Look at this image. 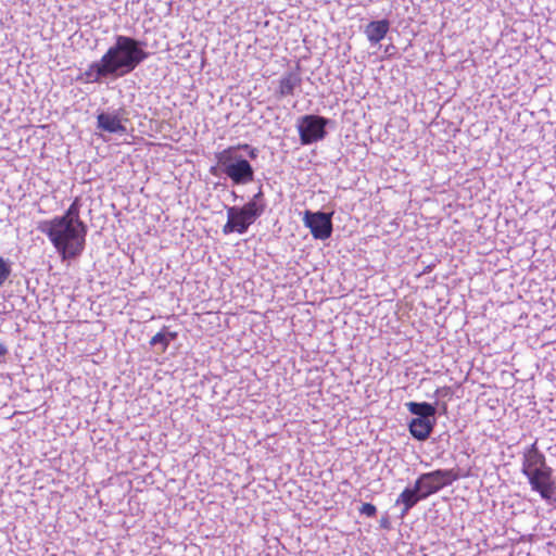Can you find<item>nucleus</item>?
Here are the masks:
<instances>
[{
    "instance_id": "obj_1",
    "label": "nucleus",
    "mask_w": 556,
    "mask_h": 556,
    "mask_svg": "<svg viewBox=\"0 0 556 556\" xmlns=\"http://www.w3.org/2000/svg\"><path fill=\"white\" fill-rule=\"evenodd\" d=\"M81 199L76 197L61 216L41 220L37 229L45 233L62 260L78 257L85 250L88 227L80 218Z\"/></svg>"
},
{
    "instance_id": "obj_2",
    "label": "nucleus",
    "mask_w": 556,
    "mask_h": 556,
    "mask_svg": "<svg viewBox=\"0 0 556 556\" xmlns=\"http://www.w3.org/2000/svg\"><path fill=\"white\" fill-rule=\"evenodd\" d=\"M148 55L136 39L117 36L115 43L98 62H92L84 73L78 75L77 80L94 84L108 77H122L132 72Z\"/></svg>"
},
{
    "instance_id": "obj_3",
    "label": "nucleus",
    "mask_w": 556,
    "mask_h": 556,
    "mask_svg": "<svg viewBox=\"0 0 556 556\" xmlns=\"http://www.w3.org/2000/svg\"><path fill=\"white\" fill-rule=\"evenodd\" d=\"M521 472L527 477L532 491L538 492L545 501L556 494V482L553 469L547 465L545 455L539 450L538 440L522 453Z\"/></svg>"
},
{
    "instance_id": "obj_4",
    "label": "nucleus",
    "mask_w": 556,
    "mask_h": 556,
    "mask_svg": "<svg viewBox=\"0 0 556 556\" xmlns=\"http://www.w3.org/2000/svg\"><path fill=\"white\" fill-rule=\"evenodd\" d=\"M266 204L263 200V192L260 190L253 198L241 207L230 206L227 208V222L223 226V233H244L249 227L264 213Z\"/></svg>"
},
{
    "instance_id": "obj_5",
    "label": "nucleus",
    "mask_w": 556,
    "mask_h": 556,
    "mask_svg": "<svg viewBox=\"0 0 556 556\" xmlns=\"http://www.w3.org/2000/svg\"><path fill=\"white\" fill-rule=\"evenodd\" d=\"M236 147H229L219 152L216 157L223 172L236 185H244L253 181L254 170L248 160L236 155Z\"/></svg>"
},
{
    "instance_id": "obj_6",
    "label": "nucleus",
    "mask_w": 556,
    "mask_h": 556,
    "mask_svg": "<svg viewBox=\"0 0 556 556\" xmlns=\"http://www.w3.org/2000/svg\"><path fill=\"white\" fill-rule=\"evenodd\" d=\"M469 471L460 472L459 469H437L430 472L421 473L415 481L424 498L439 492L443 488L451 485L460 478H467Z\"/></svg>"
},
{
    "instance_id": "obj_7",
    "label": "nucleus",
    "mask_w": 556,
    "mask_h": 556,
    "mask_svg": "<svg viewBox=\"0 0 556 556\" xmlns=\"http://www.w3.org/2000/svg\"><path fill=\"white\" fill-rule=\"evenodd\" d=\"M328 119L318 115H305L299 125L300 141L302 144H311L325 138V127Z\"/></svg>"
},
{
    "instance_id": "obj_8",
    "label": "nucleus",
    "mask_w": 556,
    "mask_h": 556,
    "mask_svg": "<svg viewBox=\"0 0 556 556\" xmlns=\"http://www.w3.org/2000/svg\"><path fill=\"white\" fill-rule=\"evenodd\" d=\"M303 222L315 239L326 240L330 238L332 233L331 214L305 211Z\"/></svg>"
},
{
    "instance_id": "obj_9",
    "label": "nucleus",
    "mask_w": 556,
    "mask_h": 556,
    "mask_svg": "<svg viewBox=\"0 0 556 556\" xmlns=\"http://www.w3.org/2000/svg\"><path fill=\"white\" fill-rule=\"evenodd\" d=\"M421 500H425L417 484H414V488H406L402 491L399 497L395 501V504H402L403 508L401 511V516L404 517L408 514V511Z\"/></svg>"
},
{
    "instance_id": "obj_10",
    "label": "nucleus",
    "mask_w": 556,
    "mask_h": 556,
    "mask_svg": "<svg viewBox=\"0 0 556 556\" xmlns=\"http://www.w3.org/2000/svg\"><path fill=\"white\" fill-rule=\"evenodd\" d=\"M434 425V419L413 418L408 428L413 438L418 441H425L431 434Z\"/></svg>"
},
{
    "instance_id": "obj_11",
    "label": "nucleus",
    "mask_w": 556,
    "mask_h": 556,
    "mask_svg": "<svg viewBox=\"0 0 556 556\" xmlns=\"http://www.w3.org/2000/svg\"><path fill=\"white\" fill-rule=\"evenodd\" d=\"M390 24L387 20L370 22L365 29L367 39L371 43L381 41L389 31Z\"/></svg>"
},
{
    "instance_id": "obj_12",
    "label": "nucleus",
    "mask_w": 556,
    "mask_h": 556,
    "mask_svg": "<svg viewBox=\"0 0 556 556\" xmlns=\"http://www.w3.org/2000/svg\"><path fill=\"white\" fill-rule=\"evenodd\" d=\"M98 126L109 132H122L125 130L118 116L109 113L98 115Z\"/></svg>"
},
{
    "instance_id": "obj_13",
    "label": "nucleus",
    "mask_w": 556,
    "mask_h": 556,
    "mask_svg": "<svg viewBox=\"0 0 556 556\" xmlns=\"http://www.w3.org/2000/svg\"><path fill=\"white\" fill-rule=\"evenodd\" d=\"M301 79L294 73H288L279 80L278 93L280 97L292 96L294 89L300 85Z\"/></svg>"
},
{
    "instance_id": "obj_14",
    "label": "nucleus",
    "mask_w": 556,
    "mask_h": 556,
    "mask_svg": "<svg viewBox=\"0 0 556 556\" xmlns=\"http://www.w3.org/2000/svg\"><path fill=\"white\" fill-rule=\"evenodd\" d=\"M408 410L416 415V418H425L430 419L433 418L435 415V407L427 402L417 403V402H409L406 404Z\"/></svg>"
},
{
    "instance_id": "obj_15",
    "label": "nucleus",
    "mask_w": 556,
    "mask_h": 556,
    "mask_svg": "<svg viewBox=\"0 0 556 556\" xmlns=\"http://www.w3.org/2000/svg\"><path fill=\"white\" fill-rule=\"evenodd\" d=\"M177 337V333L176 332H168V333H165L164 331H160L157 333H155L151 340H150V344L152 346L156 345V344H161L162 345V352L166 351V349L168 348L170 341L175 340Z\"/></svg>"
},
{
    "instance_id": "obj_16",
    "label": "nucleus",
    "mask_w": 556,
    "mask_h": 556,
    "mask_svg": "<svg viewBox=\"0 0 556 556\" xmlns=\"http://www.w3.org/2000/svg\"><path fill=\"white\" fill-rule=\"evenodd\" d=\"M11 274L10 264L0 256V286H2L9 278Z\"/></svg>"
},
{
    "instance_id": "obj_17",
    "label": "nucleus",
    "mask_w": 556,
    "mask_h": 556,
    "mask_svg": "<svg viewBox=\"0 0 556 556\" xmlns=\"http://www.w3.org/2000/svg\"><path fill=\"white\" fill-rule=\"evenodd\" d=\"M434 395L438 397V399H444L446 401H450L453 396V390H452V387L450 386H444V387H441V388H438L434 392Z\"/></svg>"
},
{
    "instance_id": "obj_18",
    "label": "nucleus",
    "mask_w": 556,
    "mask_h": 556,
    "mask_svg": "<svg viewBox=\"0 0 556 556\" xmlns=\"http://www.w3.org/2000/svg\"><path fill=\"white\" fill-rule=\"evenodd\" d=\"M359 514L361 515H365L367 517H375L376 514H377V508L374 504L371 503H364L359 509H358Z\"/></svg>"
},
{
    "instance_id": "obj_19",
    "label": "nucleus",
    "mask_w": 556,
    "mask_h": 556,
    "mask_svg": "<svg viewBox=\"0 0 556 556\" xmlns=\"http://www.w3.org/2000/svg\"><path fill=\"white\" fill-rule=\"evenodd\" d=\"M8 353H9L8 346L4 343H0V363L4 362Z\"/></svg>"
},
{
    "instance_id": "obj_20",
    "label": "nucleus",
    "mask_w": 556,
    "mask_h": 556,
    "mask_svg": "<svg viewBox=\"0 0 556 556\" xmlns=\"http://www.w3.org/2000/svg\"><path fill=\"white\" fill-rule=\"evenodd\" d=\"M442 409H443L444 412L446 410V401H444V402L442 403Z\"/></svg>"
}]
</instances>
